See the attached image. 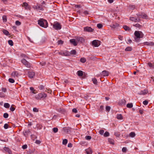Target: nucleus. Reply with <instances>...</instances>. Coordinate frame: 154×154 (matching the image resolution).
Segmentation results:
<instances>
[{
	"label": "nucleus",
	"mask_w": 154,
	"mask_h": 154,
	"mask_svg": "<svg viewBox=\"0 0 154 154\" xmlns=\"http://www.w3.org/2000/svg\"><path fill=\"white\" fill-rule=\"evenodd\" d=\"M59 54L60 55L62 56H70V52L67 51H60L59 52Z\"/></svg>",
	"instance_id": "obj_7"
},
{
	"label": "nucleus",
	"mask_w": 154,
	"mask_h": 154,
	"mask_svg": "<svg viewBox=\"0 0 154 154\" xmlns=\"http://www.w3.org/2000/svg\"><path fill=\"white\" fill-rule=\"evenodd\" d=\"M140 16V18L145 19H147L148 17L147 15L144 13L142 14Z\"/></svg>",
	"instance_id": "obj_17"
},
{
	"label": "nucleus",
	"mask_w": 154,
	"mask_h": 154,
	"mask_svg": "<svg viewBox=\"0 0 154 154\" xmlns=\"http://www.w3.org/2000/svg\"><path fill=\"white\" fill-rule=\"evenodd\" d=\"M4 106L6 108H8L10 107V105L8 103H5L4 104Z\"/></svg>",
	"instance_id": "obj_36"
},
{
	"label": "nucleus",
	"mask_w": 154,
	"mask_h": 154,
	"mask_svg": "<svg viewBox=\"0 0 154 154\" xmlns=\"http://www.w3.org/2000/svg\"><path fill=\"white\" fill-rule=\"evenodd\" d=\"M32 8L35 10H38V5L37 6L34 5L32 6Z\"/></svg>",
	"instance_id": "obj_61"
},
{
	"label": "nucleus",
	"mask_w": 154,
	"mask_h": 154,
	"mask_svg": "<svg viewBox=\"0 0 154 154\" xmlns=\"http://www.w3.org/2000/svg\"><path fill=\"white\" fill-rule=\"evenodd\" d=\"M130 20L134 22H136L137 20V18L133 17H131L130 18Z\"/></svg>",
	"instance_id": "obj_27"
},
{
	"label": "nucleus",
	"mask_w": 154,
	"mask_h": 154,
	"mask_svg": "<svg viewBox=\"0 0 154 154\" xmlns=\"http://www.w3.org/2000/svg\"><path fill=\"white\" fill-rule=\"evenodd\" d=\"M85 151L87 154H91L92 153L91 149L90 148L86 149Z\"/></svg>",
	"instance_id": "obj_18"
},
{
	"label": "nucleus",
	"mask_w": 154,
	"mask_h": 154,
	"mask_svg": "<svg viewBox=\"0 0 154 154\" xmlns=\"http://www.w3.org/2000/svg\"><path fill=\"white\" fill-rule=\"evenodd\" d=\"M20 56L23 58H28L27 56L25 54H21Z\"/></svg>",
	"instance_id": "obj_50"
},
{
	"label": "nucleus",
	"mask_w": 154,
	"mask_h": 154,
	"mask_svg": "<svg viewBox=\"0 0 154 154\" xmlns=\"http://www.w3.org/2000/svg\"><path fill=\"white\" fill-rule=\"evenodd\" d=\"M30 90L33 94H36L38 92L37 90H35L34 88L32 87L30 88Z\"/></svg>",
	"instance_id": "obj_20"
},
{
	"label": "nucleus",
	"mask_w": 154,
	"mask_h": 154,
	"mask_svg": "<svg viewBox=\"0 0 154 154\" xmlns=\"http://www.w3.org/2000/svg\"><path fill=\"white\" fill-rule=\"evenodd\" d=\"M13 105H12L10 108V110L12 111H14L15 109V108L13 107Z\"/></svg>",
	"instance_id": "obj_54"
},
{
	"label": "nucleus",
	"mask_w": 154,
	"mask_h": 154,
	"mask_svg": "<svg viewBox=\"0 0 154 154\" xmlns=\"http://www.w3.org/2000/svg\"><path fill=\"white\" fill-rule=\"evenodd\" d=\"M104 132V131L103 130H100L99 131L100 134L101 135H103Z\"/></svg>",
	"instance_id": "obj_60"
},
{
	"label": "nucleus",
	"mask_w": 154,
	"mask_h": 154,
	"mask_svg": "<svg viewBox=\"0 0 154 154\" xmlns=\"http://www.w3.org/2000/svg\"><path fill=\"white\" fill-rule=\"evenodd\" d=\"M77 74L80 77H82V79L86 77L87 74L82 70H79L77 72Z\"/></svg>",
	"instance_id": "obj_5"
},
{
	"label": "nucleus",
	"mask_w": 154,
	"mask_h": 154,
	"mask_svg": "<svg viewBox=\"0 0 154 154\" xmlns=\"http://www.w3.org/2000/svg\"><path fill=\"white\" fill-rule=\"evenodd\" d=\"M148 103V101L147 100H145L143 102V103L145 105H147Z\"/></svg>",
	"instance_id": "obj_51"
},
{
	"label": "nucleus",
	"mask_w": 154,
	"mask_h": 154,
	"mask_svg": "<svg viewBox=\"0 0 154 154\" xmlns=\"http://www.w3.org/2000/svg\"><path fill=\"white\" fill-rule=\"evenodd\" d=\"M135 136V134L134 132H131L129 134L130 137H134Z\"/></svg>",
	"instance_id": "obj_26"
},
{
	"label": "nucleus",
	"mask_w": 154,
	"mask_h": 154,
	"mask_svg": "<svg viewBox=\"0 0 154 154\" xmlns=\"http://www.w3.org/2000/svg\"><path fill=\"white\" fill-rule=\"evenodd\" d=\"M114 134L116 137H119L120 135V133L119 132H115Z\"/></svg>",
	"instance_id": "obj_46"
},
{
	"label": "nucleus",
	"mask_w": 154,
	"mask_h": 154,
	"mask_svg": "<svg viewBox=\"0 0 154 154\" xmlns=\"http://www.w3.org/2000/svg\"><path fill=\"white\" fill-rule=\"evenodd\" d=\"M117 118L118 119H122L123 116L121 114H118L117 115Z\"/></svg>",
	"instance_id": "obj_25"
},
{
	"label": "nucleus",
	"mask_w": 154,
	"mask_h": 154,
	"mask_svg": "<svg viewBox=\"0 0 154 154\" xmlns=\"http://www.w3.org/2000/svg\"><path fill=\"white\" fill-rule=\"evenodd\" d=\"M3 33L6 35H9V32L6 30L4 29L3 30Z\"/></svg>",
	"instance_id": "obj_29"
},
{
	"label": "nucleus",
	"mask_w": 154,
	"mask_h": 154,
	"mask_svg": "<svg viewBox=\"0 0 154 154\" xmlns=\"http://www.w3.org/2000/svg\"><path fill=\"white\" fill-rule=\"evenodd\" d=\"M141 92V94H142L143 95H145L148 93V91H147L146 90H144L143 91H142Z\"/></svg>",
	"instance_id": "obj_44"
},
{
	"label": "nucleus",
	"mask_w": 154,
	"mask_h": 154,
	"mask_svg": "<svg viewBox=\"0 0 154 154\" xmlns=\"http://www.w3.org/2000/svg\"><path fill=\"white\" fill-rule=\"evenodd\" d=\"M109 74V72L106 70L103 71L101 74V75L103 76H108Z\"/></svg>",
	"instance_id": "obj_15"
},
{
	"label": "nucleus",
	"mask_w": 154,
	"mask_h": 154,
	"mask_svg": "<svg viewBox=\"0 0 154 154\" xmlns=\"http://www.w3.org/2000/svg\"><path fill=\"white\" fill-rule=\"evenodd\" d=\"M63 42L61 40H58L57 42L58 45H62L63 44Z\"/></svg>",
	"instance_id": "obj_49"
},
{
	"label": "nucleus",
	"mask_w": 154,
	"mask_h": 154,
	"mask_svg": "<svg viewBox=\"0 0 154 154\" xmlns=\"http://www.w3.org/2000/svg\"><path fill=\"white\" fill-rule=\"evenodd\" d=\"M8 125L7 124H5L4 125V128L5 129H7L8 128Z\"/></svg>",
	"instance_id": "obj_58"
},
{
	"label": "nucleus",
	"mask_w": 154,
	"mask_h": 154,
	"mask_svg": "<svg viewBox=\"0 0 154 154\" xmlns=\"http://www.w3.org/2000/svg\"><path fill=\"white\" fill-rule=\"evenodd\" d=\"M76 52L75 50H73L71 51L70 52V55L71 54L72 55H75L76 54Z\"/></svg>",
	"instance_id": "obj_24"
},
{
	"label": "nucleus",
	"mask_w": 154,
	"mask_h": 154,
	"mask_svg": "<svg viewBox=\"0 0 154 154\" xmlns=\"http://www.w3.org/2000/svg\"><path fill=\"white\" fill-rule=\"evenodd\" d=\"M108 140L109 143H110V144H114V141L113 139L109 138L108 139Z\"/></svg>",
	"instance_id": "obj_23"
},
{
	"label": "nucleus",
	"mask_w": 154,
	"mask_h": 154,
	"mask_svg": "<svg viewBox=\"0 0 154 154\" xmlns=\"http://www.w3.org/2000/svg\"><path fill=\"white\" fill-rule=\"evenodd\" d=\"M83 14L85 15H87L88 14V11H86L83 12Z\"/></svg>",
	"instance_id": "obj_62"
},
{
	"label": "nucleus",
	"mask_w": 154,
	"mask_h": 154,
	"mask_svg": "<svg viewBox=\"0 0 154 154\" xmlns=\"http://www.w3.org/2000/svg\"><path fill=\"white\" fill-rule=\"evenodd\" d=\"M72 112L75 113H76L78 111L76 109L74 108L72 109Z\"/></svg>",
	"instance_id": "obj_64"
},
{
	"label": "nucleus",
	"mask_w": 154,
	"mask_h": 154,
	"mask_svg": "<svg viewBox=\"0 0 154 154\" xmlns=\"http://www.w3.org/2000/svg\"><path fill=\"white\" fill-rule=\"evenodd\" d=\"M147 64L150 68H154V63L149 62Z\"/></svg>",
	"instance_id": "obj_22"
},
{
	"label": "nucleus",
	"mask_w": 154,
	"mask_h": 154,
	"mask_svg": "<svg viewBox=\"0 0 154 154\" xmlns=\"http://www.w3.org/2000/svg\"><path fill=\"white\" fill-rule=\"evenodd\" d=\"M4 150L6 152H8L9 154H11L12 152L11 149L8 147H5L4 148Z\"/></svg>",
	"instance_id": "obj_14"
},
{
	"label": "nucleus",
	"mask_w": 154,
	"mask_h": 154,
	"mask_svg": "<svg viewBox=\"0 0 154 154\" xmlns=\"http://www.w3.org/2000/svg\"><path fill=\"white\" fill-rule=\"evenodd\" d=\"M8 43L9 45L11 46H13V42L11 40H9L8 41Z\"/></svg>",
	"instance_id": "obj_41"
},
{
	"label": "nucleus",
	"mask_w": 154,
	"mask_h": 154,
	"mask_svg": "<svg viewBox=\"0 0 154 154\" xmlns=\"http://www.w3.org/2000/svg\"><path fill=\"white\" fill-rule=\"evenodd\" d=\"M30 132V131L29 130H28L27 131H26L25 132L24 135H25L26 134L28 135V134Z\"/></svg>",
	"instance_id": "obj_57"
},
{
	"label": "nucleus",
	"mask_w": 154,
	"mask_h": 154,
	"mask_svg": "<svg viewBox=\"0 0 154 154\" xmlns=\"http://www.w3.org/2000/svg\"><path fill=\"white\" fill-rule=\"evenodd\" d=\"M92 81L94 84L95 85L97 84V81L96 79H95V78L93 79H92Z\"/></svg>",
	"instance_id": "obj_35"
},
{
	"label": "nucleus",
	"mask_w": 154,
	"mask_h": 154,
	"mask_svg": "<svg viewBox=\"0 0 154 154\" xmlns=\"http://www.w3.org/2000/svg\"><path fill=\"white\" fill-rule=\"evenodd\" d=\"M133 104L132 103H128L127 105V107L128 108H131L133 107Z\"/></svg>",
	"instance_id": "obj_28"
},
{
	"label": "nucleus",
	"mask_w": 154,
	"mask_h": 154,
	"mask_svg": "<svg viewBox=\"0 0 154 154\" xmlns=\"http://www.w3.org/2000/svg\"><path fill=\"white\" fill-rule=\"evenodd\" d=\"M33 110L34 112H37L38 111V109L36 108H34Z\"/></svg>",
	"instance_id": "obj_59"
},
{
	"label": "nucleus",
	"mask_w": 154,
	"mask_h": 154,
	"mask_svg": "<svg viewBox=\"0 0 154 154\" xmlns=\"http://www.w3.org/2000/svg\"><path fill=\"white\" fill-rule=\"evenodd\" d=\"M144 45L149 46H153L154 45V43L152 42H144Z\"/></svg>",
	"instance_id": "obj_19"
},
{
	"label": "nucleus",
	"mask_w": 154,
	"mask_h": 154,
	"mask_svg": "<svg viewBox=\"0 0 154 154\" xmlns=\"http://www.w3.org/2000/svg\"><path fill=\"white\" fill-rule=\"evenodd\" d=\"M21 62L27 67L30 68L31 66V64L25 59L22 60Z\"/></svg>",
	"instance_id": "obj_6"
},
{
	"label": "nucleus",
	"mask_w": 154,
	"mask_h": 154,
	"mask_svg": "<svg viewBox=\"0 0 154 154\" xmlns=\"http://www.w3.org/2000/svg\"><path fill=\"white\" fill-rule=\"evenodd\" d=\"M5 94L2 92H0V97H5Z\"/></svg>",
	"instance_id": "obj_43"
},
{
	"label": "nucleus",
	"mask_w": 154,
	"mask_h": 154,
	"mask_svg": "<svg viewBox=\"0 0 154 154\" xmlns=\"http://www.w3.org/2000/svg\"><path fill=\"white\" fill-rule=\"evenodd\" d=\"M8 115L7 113H5L4 114L3 116L5 118H7L8 117Z\"/></svg>",
	"instance_id": "obj_55"
},
{
	"label": "nucleus",
	"mask_w": 154,
	"mask_h": 154,
	"mask_svg": "<svg viewBox=\"0 0 154 154\" xmlns=\"http://www.w3.org/2000/svg\"><path fill=\"white\" fill-rule=\"evenodd\" d=\"M29 77L30 78H33L35 75V73L33 72H29L28 73Z\"/></svg>",
	"instance_id": "obj_12"
},
{
	"label": "nucleus",
	"mask_w": 154,
	"mask_h": 154,
	"mask_svg": "<svg viewBox=\"0 0 154 154\" xmlns=\"http://www.w3.org/2000/svg\"><path fill=\"white\" fill-rule=\"evenodd\" d=\"M53 27L56 30H60L62 26L57 22H55L53 25Z\"/></svg>",
	"instance_id": "obj_4"
},
{
	"label": "nucleus",
	"mask_w": 154,
	"mask_h": 154,
	"mask_svg": "<svg viewBox=\"0 0 154 154\" xmlns=\"http://www.w3.org/2000/svg\"><path fill=\"white\" fill-rule=\"evenodd\" d=\"M77 41L78 42L83 43L85 42V39L82 37H77L76 38Z\"/></svg>",
	"instance_id": "obj_13"
},
{
	"label": "nucleus",
	"mask_w": 154,
	"mask_h": 154,
	"mask_svg": "<svg viewBox=\"0 0 154 154\" xmlns=\"http://www.w3.org/2000/svg\"><path fill=\"white\" fill-rule=\"evenodd\" d=\"M85 139L87 140H90L91 139V137L90 136H87L85 137Z\"/></svg>",
	"instance_id": "obj_53"
},
{
	"label": "nucleus",
	"mask_w": 154,
	"mask_h": 154,
	"mask_svg": "<svg viewBox=\"0 0 154 154\" xmlns=\"http://www.w3.org/2000/svg\"><path fill=\"white\" fill-rule=\"evenodd\" d=\"M84 31L88 32H93L94 29L90 27H86L84 28Z\"/></svg>",
	"instance_id": "obj_10"
},
{
	"label": "nucleus",
	"mask_w": 154,
	"mask_h": 154,
	"mask_svg": "<svg viewBox=\"0 0 154 154\" xmlns=\"http://www.w3.org/2000/svg\"><path fill=\"white\" fill-rule=\"evenodd\" d=\"M67 140L66 139H64L63 141V145H66L67 143Z\"/></svg>",
	"instance_id": "obj_39"
},
{
	"label": "nucleus",
	"mask_w": 154,
	"mask_h": 154,
	"mask_svg": "<svg viewBox=\"0 0 154 154\" xmlns=\"http://www.w3.org/2000/svg\"><path fill=\"white\" fill-rule=\"evenodd\" d=\"M53 130L54 133H56L58 131V129L57 128H53Z\"/></svg>",
	"instance_id": "obj_47"
},
{
	"label": "nucleus",
	"mask_w": 154,
	"mask_h": 154,
	"mask_svg": "<svg viewBox=\"0 0 154 154\" xmlns=\"http://www.w3.org/2000/svg\"><path fill=\"white\" fill-rule=\"evenodd\" d=\"M22 6L24 7L26 9L30 10V7L29 5L26 2L23 3Z\"/></svg>",
	"instance_id": "obj_11"
},
{
	"label": "nucleus",
	"mask_w": 154,
	"mask_h": 154,
	"mask_svg": "<svg viewBox=\"0 0 154 154\" xmlns=\"http://www.w3.org/2000/svg\"><path fill=\"white\" fill-rule=\"evenodd\" d=\"M104 109L103 106V105H101L100 106V108L99 109V110L100 111H102Z\"/></svg>",
	"instance_id": "obj_56"
},
{
	"label": "nucleus",
	"mask_w": 154,
	"mask_h": 154,
	"mask_svg": "<svg viewBox=\"0 0 154 154\" xmlns=\"http://www.w3.org/2000/svg\"><path fill=\"white\" fill-rule=\"evenodd\" d=\"M110 109H111L110 107L109 106H107L106 107V111L107 112H109L110 111Z\"/></svg>",
	"instance_id": "obj_40"
},
{
	"label": "nucleus",
	"mask_w": 154,
	"mask_h": 154,
	"mask_svg": "<svg viewBox=\"0 0 154 154\" xmlns=\"http://www.w3.org/2000/svg\"><path fill=\"white\" fill-rule=\"evenodd\" d=\"M109 134L107 131H106L104 134V136L105 137H107L109 136Z\"/></svg>",
	"instance_id": "obj_38"
},
{
	"label": "nucleus",
	"mask_w": 154,
	"mask_h": 154,
	"mask_svg": "<svg viewBox=\"0 0 154 154\" xmlns=\"http://www.w3.org/2000/svg\"><path fill=\"white\" fill-rule=\"evenodd\" d=\"M8 81L11 83H14L15 82L14 80L12 78H9L8 79Z\"/></svg>",
	"instance_id": "obj_37"
},
{
	"label": "nucleus",
	"mask_w": 154,
	"mask_h": 154,
	"mask_svg": "<svg viewBox=\"0 0 154 154\" xmlns=\"http://www.w3.org/2000/svg\"><path fill=\"white\" fill-rule=\"evenodd\" d=\"M38 10H43L44 6L41 5H38Z\"/></svg>",
	"instance_id": "obj_21"
},
{
	"label": "nucleus",
	"mask_w": 154,
	"mask_h": 154,
	"mask_svg": "<svg viewBox=\"0 0 154 154\" xmlns=\"http://www.w3.org/2000/svg\"><path fill=\"white\" fill-rule=\"evenodd\" d=\"M126 103V100H122L119 101V103L121 104H125Z\"/></svg>",
	"instance_id": "obj_30"
},
{
	"label": "nucleus",
	"mask_w": 154,
	"mask_h": 154,
	"mask_svg": "<svg viewBox=\"0 0 154 154\" xmlns=\"http://www.w3.org/2000/svg\"><path fill=\"white\" fill-rule=\"evenodd\" d=\"M27 146L26 145H24L22 146V148L23 149H25L27 148Z\"/></svg>",
	"instance_id": "obj_63"
},
{
	"label": "nucleus",
	"mask_w": 154,
	"mask_h": 154,
	"mask_svg": "<svg viewBox=\"0 0 154 154\" xmlns=\"http://www.w3.org/2000/svg\"><path fill=\"white\" fill-rule=\"evenodd\" d=\"M134 35L137 38H142L143 36V34L141 31H135Z\"/></svg>",
	"instance_id": "obj_3"
},
{
	"label": "nucleus",
	"mask_w": 154,
	"mask_h": 154,
	"mask_svg": "<svg viewBox=\"0 0 154 154\" xmlns=\"http://www.w3.org/2000/svg\"><path fill=\"white\" fill-rule=\"evenodd\" d=\"M3 20L4 22H6L7 21V17L5 16H4L2 17Z\"/></svg>",
	"instance_id": "obj_45"
},
{
	"label": "nucleus",
	"mask_w": 154,
	"mask_h": 154,
	"mask_svg": "<svg viewBox=\"0 0 154 154\" xmlns=\"http://www.w3.org/2000/svg\"><path fill=\"white\" fill-rule=\"evenodd\" d=\"M21 23L18 20H17L15 22V24L17 26H19V25H20Z\"/></svg>",
	"instance_id": "obj_48"
},
{
	"label": "nucleus",
	"mask_w": 154,
	"mask_h": 154,
	"mask_svg": "<svg viewBox=\"0 0 154 154\" xmlns=\"http://www.w3.org/2000/svg\"><path fill=\"white\" fill-rule=\"evenodd\" d=\"M132 50V48L131 47H127L125 49V51H131Z\"/></svg>",
	"instance_id": "obj_32"
},
{
	"label": "nucleus",
	"mask_w": 154,
	"mask_h": 154,
	"mask_svg": "<svg viewBox=\"0 0 154 154\" xmlns=\"http://www.w3.org/2000/svg\"><path fill=\"white\" fill-rule=\"evenodd\" d=\"M127 150V149L125 147H123L122 149V151L123 152H126Z\"/></svg>",
	"instance_id": "obj_52"
},
{
	"label": "nucleus",
	"mask_w": 154,
	"mask_h": 154,
	"mask_svg": "<svg viewBox=\"0 0 154 154\" xmlns=\"http://www.w3.org/2000/svg\"><path fill=\"white\" fill-rule=\"evenodd\" d=\"M123 28L125 30H129L131 29L129 27L126 26H124Z\"/></svg>",
	"instance_id": "obj_31"
},
{
	"label": "nucleus",
	"mask_w": 154,
	"mask_h": 154,
	"mask_svg": "<svg viewBox=\"0 0 154 154\" xmlns=\"http://www.w3.org/2000/svg\"><path fill=\"white\" fill-rule=\"evenodd\" d=\"M100 44V42L98 40H94L92 42V45L95 47H98Z\"/></svg>",
	"instance_id": "obj_8"
},
{
	"label": "nucleus",
	"mask_w": 154,
	"mask_h": 154,
	"mask_svg": "<svg viewBox=\"0 0 154 154\" xmlns=\"http://www.w3.org/2000/svg\"><path fill=\"white\" fill-rule=\"evenodd\" d=\"M38 24L40 26L46 28L48 26L47 21L43 19H40L38 20Z\"/></svg>",
	"instance_id": "obj_1"
},
{
	"label": "nucleus",
	"mask_w": 154,
	"mask_h": 154,
	"mask_svg": "<svg viewBox=\"0 0 154 154\" xmlns=\"http://www.w3.org/2000/svg\"><path fill=\"white\" fill-rule=\"evenodd\" d=\"M133 26H134L136 27H137V28H141L142 27V26L141 25H140L139 24H138V23L136 24H134L133 25Z\"/></svg>",
	"instance_id": "obj_34"
},
{
	"label": "nucleus",
	"mask_w": 154,
	"mask_h": 154,
	"mask_svg": "<svg viewBox=\"0 0 154 154\" xmlns=\"http://www.w3.org/2000/svg\"><path fill=\"white\" fill-rule=\"evenodd\" d=\"M70 42L74 46H76L77 45V42L74 39H71L70 40Z\"/></svg>",
	"instance_id": "obj_16"
},
{
	"label": "nucleus",
	"mask_w": 154,
	"mask_h": 154,
	"mask_svg": "<svg viewBox=\"0 0 154 154\" xmlns=\"http://www.w3.org/2000/svg\"><path fill=\"white\" fill-rule=\"evenodd\" d=\"M80 61L82 63H84L86 62V60L85 58L82 57L80 59Z\"/></svg>",
	"instance_id": "obj_33"
},
{
	"label": "nucleus",
	"mask_w": 154,
	"mask_h": 154,
	"mask_svg": "<svg viewBox=\"0 0 154 154\" xmlns=\"http://www.w3.org/2000/svg\"><path fill=\"white\" fill-rule=\"evenodd\" d=\"M97 26L98 28L101 29L103 25L101 23H99L97 24Z\"/></svg>",
	"instance_id": "obj_42"
},
{
	"label": "nucleus",
	"mask_w": 154,
	"mask_h": 154,
	"mask_svg": "<svg viewBox=\"0 0 154 154\" xmlns=\"http://www.w3.org/2000/svg\"><path fill=\"white\" fill-rule=\"evenodd\" d=\"M20 75V73L17 71H14L12 72L11 74V76L14 78H18Z\"/></svg>",
	"instance_id": "obj_9"
},
{
	"label": "nucleus",
	"mask_w": 154,
	"mask_h": 154,
	"mask_svg": "<svg viewBox=\"0 0 154 154\" xmlns=\"http://www.w3.org/2000/svg\"><path fill=\"white\" fill-rule=\"evenodd\" d=\"M47 96V94L44 93H40L36 95L35 96V98L37 100H41L45 99L46 97Z\"/></svg>",
	"instance_id": "obj_2"
}]
</instances>
